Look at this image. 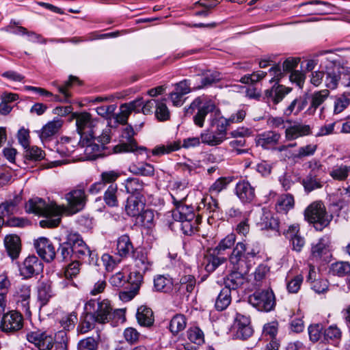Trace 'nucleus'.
<instances>
[{"mask_svg":"<svg viewBox=\"0 0 350 350\" xmlns=\"http://www.w3.org/2000/svg\"><path fill=\"white\" fill-rule=\"evenodd\" d=\"M116 250L118 256L121 258H127L130 254L135 253L133 243L126 234L122 235L118 239Z\"/></svg>","mask_w":350,"mask_h":350,"instance_id":"nucleus-25","label":"nucleus"},{"mask_svg":"<svg viewBox=\"0 0 350 350\" xmlns=\"http://www.w3.org/2000/svg\"><path fill=\"white\" fill-rule=\"evenodd\" d=\"M248 302L259 311L269 312L275 305L273 291L267 288L258 289L248 297Z\"/></svg>","mask_w":350,"mask_h":350,"instance_id":"nucleus-11","label":"nucleus"},{"mask_svg":"<svg viewBox=\"0 0 350 350\" xmlns=\"http://www.w3.org/2000/svg\"><path fill=\"white\" fill-rule=\"evenodd\" d=\"M103 200L109 206H118V185L116 184H111L108 187L105 191Z\"/></svg>","mask_w":350,"mask_h":350,"instance_id":"nucleus-40","label":"nucleus"},{"mask_svg":"<svg viewBox=\"0 0 350 350\" xmlns=\"http://www.w3.org/2000/svg\"><path fill=\"white\" fill-rule=\"evenodd\" d=\"M202 142L209 146H217L221 144L226 138L215 131L212 132L210 129H207L202 132L200 135Z\"/></svg>","mask_w":350,"mask_h":350,"instance_id":"nucleus-35","label":"nucleus"},{"mask_svg":"<svg viewBox=\"0 0 350 350\" xmlns=\"http://www.w3.org/2000/svg\"><path fill=\"white\" fill-rule=\"evenodd\" d=\"M54 293L51 286H38V299L41 306H45Z\"/></svg>","mask_w":350,"mask_h":350,"instance_id":"nucleus-44","label":"nucleus"},{"mask_svg":"<svg viewBox=\"0 0 350 350\" xmlns=\"http://www.w3.org/2000/svg\"><path fill=\"white\" fill-rule=\"evenodd\" d=\"M73 118L76 120L77 131L80 135V143H88L91 139H97L102 145L109 143L111 128L92 118L90 113L83 111L75 113Z\"/></svg>","mask_w":350,"mask_h":350,"instance_id":"nucleus-1","label":"nucleus"},{"mask_svg":"<svg viewBox=\"0 0 350 350\" xmlns=\"http://www.w3.org/2000/svg\"><path fill=\"white\" fill-rule=\"evenodd\" d=\"M234 327L237 329V336L240 339L245 340L252 335L253 330L250 326V320L248 317L237 314Z\"/></svg>","mask_w":350,"mask_h":350,"instance_id":"nucleus-18","label":"nucleus"},{"mask_svg":"<svg viewBox=\"0 0 350 350\" xmlns=\"http://www.w3.org/2000/svg\"><path fill=\"white\" fill-rule=\"evenodd\" d=\"M236 238L234 234H229L221 239L215 248L209 250V254L204 257L203 262L207 272L214 271L219 266L226 262L227 258L223 256L224 252L234 245Z\"/></svg>","mask_w":350,"mask_h":350,"instance_id":"nucleus-5","label":"nucleus"},{"mask_svg":"<svg viewBox=\"0 0 350 350\" xmlns=\"http://www.w3.org/2000/svg\"><path fill=\"white\" fill-rule=\"evenodd\" d=\"M120 174L118 170H109L103 172L100 174V181L104 186L107 184H115V181L120 177Z\"/></svg>","mask_w":350,"mask_h":350,"instance_id":"nucleus-55","label":"nucleus"},{"mask_svg":"<svg viewBox=\"0 0 350 350\" xmlns=\"http://www.w3.org/2000/svg\"><path fill=\"white\" fill-rule=\"evenodd\" d=\"M5 245L9 256L15 259L21 252V240L16 235H9L5 238Z\"/></svg>","mask_w":350,"mask_h":350,"instance_id":"nucleus-28","label":"nucleus"},{"mask_svg":"<svg viewBox=\"0 0 350 350\" xmlns=\"http://www.w3.org/2000/svg\"><path fill=\"white\" fill-rule=\"evenodd\" d=\"M59 208L56 202H46L40 198L30 199L26 204L27 212L45 217L40 221L42 228H54L59 225L61 221L58 213Z\"/></svg>","mask_w":350,"mask_h":350,"instance_id":"nucleus-2","label":"nucleus"},{"mask_svg":"<svg viewBox=\"0 0 350 350\" xmlns=\"http://www.w3.org/2000/svg\"><path fill=\"white\" fill-rule=\"evenodd\" d=\"M77 144H79V142L75 139L63 137L57 142L56 150L62 156H68L75 151Z\"/></svg>","mask_w":350,"mask_h":350,"instance_id":"nucleus-26","label":"nucleus"},{"mask_svg":"<svg viewBox=\"0 0 350 350\" xmlns=\"http://www.w3.org/2000/svg\"><path fill=\"white\" fill-rule=\"evenodd\" d=\"M230 125L228 118H225L221 113L219 108L217 109L214 114L211 115L210 126L215 127L216 133L226 138L228 126Z\"/></svg>","mask_w":350,"mask_h":350,"instance_id":"nucleus-22","label":"nucleus"},{"mask_svg":"<svg viewBox=\"0 0 350 350\" xmlns=\"http://www.w3.org/2000/svg\"><path fill=\"white\" fill-rule=\"evenodd\" d=\"M236 194L243 202H250L255 198L254 188L247 181H240L236 186Z\"/></svg>","mask_w":350,"mask_h":350,"instance_id":"nucleus-23","label":"nucleus"},{"mask_svg":"<svg viewBox=\"0 0 350 350\" xmlns=\"http://www.w3.org/2000/svg\"><path fill=\"white\" fill-rule=\"evenodd\" d=\"M325 85L327 88L334 90L339 85L340 66L334 65L333 67L327 68L325 72Z\"/></svg>","mask_w":350,"mask_h":350,"instance_id":"nucleus-30","label":"nucleus"},{"mask_svg":"<svg viewBox=\"0 0 350 350\" xmlns=\"http://www.w3.org/2000/svg\"><path fill=\"white\" fill-rule=\"evenodd\" d=\"M328 252L327 241L323 238L320 239L312 247L310 260L319 262L328 254Z\"/></svg>","mask_w":350,"mask_h":350,"instance_id":"nucleus-29","label":"nucleus"},{"mask_svg":"<svg viewBox=\"0 0 350 350\" xmlns=\"http://www.w3.org/2000/svg\"><path fill=\"white\" fill-rule=\"evenodd\" d=\"M95 139H91L88 143H80V141L79 142V145L85 148L84 152L86 158L90 160H94L98 157L103 149L102 146L94 143Z\"/></svg>","mask_w":350,"mask_h":350,"instance_id":"nucleus-31","label":"nucleus"},{"mask_svg":"<svg viewBox=\"0 0 350 350\" xmlns=\"http://www.w3.org/2000/svg\"><path fill=\"white\" fill-rule=\"evenodd\" d=\"M21 201V198L17 196L11 200L1 203L0 204V215L5 217L16 213L17 206Z\"/></svg>","mask_w":350,"mask_h":350,"instance_id":"nucleus-37","label":"nucleus"},{"mask_svg":"<svg viewBox=\"0 0 350 350\" xmlns=\"http://www.w3.org/2000/svg\"><path fill=\"white\" fill-rule=\"evenodd\" d=\"M90 254V250L83 241L81 235L75 232H70L66 241L59 245L57 250V259L67 262L73 257L83 258Z\"/></svg>","mask_w":350,"mask_h":350,"instance_id":"nucleus-3","label":"nucleus"},{"mask_svg":"<svg viewBox=\"0 0 350 350\" xmlns=\"http://www.w3.org/2000/svg\"><path fill=\"white\" fill-rule=\"evenodd\" d=\"M291 91V88H286L282 85H273L271 89L265 92V98L268 103L274 104L280 103L284 96Z\"/></svg>","mask_w":350,"mask_h":350,"instance_id":"nucleus-21","label":"nucleus"},{"mask_svg":"<svg viewBox=\"0 0 350 350\" xmlns=\"http://www.w3.org/2000/svg\"><path fill=\"white\" fill-rule=\"evenodd\" d=\"M35 247L38 254L45 261H52L56 255L55 248L50 241L44 237H40L36 241Z\"/></svg>","mask_w":350,"mask_h":350,"instance_id":"nucleus-16","label":"nucleus"},{"mask_svg":"<svg viewBox=\"0 0 350 350\" xmlns=\"http://www.w3.org/2000/svg\"><path fill=\"white\" fill-rule=\"evenodd\" d=\"M79 262L74 260L66 268L64 271V276L67 280H72L79 274Z\"/></svg>","mask_w":350,"mask_h":350,"instance_id":"nucleus-58","label":"nucleus"},{"mask_svg":"<svg viewBox=\"0 0 350 350\" xmlns=\"http://www.w3.org/2000/svg\"><path fill=\"white\" fill-rule=\"evenodd\" d=\"M25 157L29 160L40 161L44 157V152L37 146L27 147L25 150Z\"/></svg>","mask_w":350,"mask_h":350,"instance_id":"nucleus-51","label":"nucleus"},{"mask_svg":"<svg viewBox=\"0 0 350 350\" xmlns=\"http://www.w3.org/2000/svg\"><path fill=\"white\" fill-rule=\"evenodd\" d=\"M259 253L258 243L245 244L238 242L229 256V262L232 269H241L243 272L250 271L253 265L251 258H256Z\"/></svg>","mask_w":350,"mask_h":350,"instance_id":"nucleus-4","label":"nucleus"},{"mask_svg":"<svg viewBox=\"0 0 350 350\" xmlns=\"http://www.w3.org/2000/svg\"><path fill=\"white\" fill-rule=\"evenodd\" d=\"M154 221V213L149 209H144L135 218V222L144 227L150 228Z\"/></svg>","mask_w":350,"mask_h":350,"instance_id":"nucleus-43","label":"nucleus"},{"mask_svg":"<svg viewBox=\"0 0 350 350\" xmlns=\"http://www.w3.org/2000/svg\"><path fill=\"white\" fill-rule=\"evenodd\" d=\"M85 311L90 320L105 323L112 316V308L107 299H91L85 305Z\"/></svg>","mask_w":350,"mask_h":350,"instance_id":"nucleus-8","label":"nucleus"},{"mask_svg":"<svg viewBox=\"0 0 350 350\" xmlns=\"http://www.w3.org/2000/svg\"><path fill=\"white\" fill-rule=\"evenodd\" d=\"M278 323L276 321H272L265 324L263 327V334L268 336L271 339H275L278 334Z\"/></svg>","mask_w":350,"mask_h":350,"instance_id":"nucleus-60","label":"nucleus"},{"mask_svg":"<svg viewBox=\"0 0 350 350\" xmlns=\"http://www.w3.org/2000/svg\"><path fill=\"white\" fill-rule=\"evenodd\" d=\"M286 122L288 126L285 129V138L287 141L295 140L312 133V129L309 124L298 121L288 120Z\"/></svg>","mask_w":350,"mask_h":350,"instance_id":"nucleus-14","label":"nucleus"},{"mask_svg":"<svg viewBox=\"0 0 350 350\" xmlns=\"http://www.w3.org/2000/svg\"><path fill=\"white\" fill-rule=\"evenodd\" d=\"M221 79L220 73L217 71L209 72L206 73L203 77L200 79L201 84L195 85L193 89H200L212 85Z\"/></svg>","mask_w":350,"mask_h":350,"instance_id":"nucleus-42","label":"nucleus"},{"mask_svg":"<svg viewBox=\"0 0 350 350\" xmlns=\"http://www.w3.org/2000/svg\"><path fill=\"white\" fill-rule=\"evenodd\" d=\"M144 206L145 204L141 198L130 196L127 199L126 212L128 215L136 218L143 211Z\"/></svg>","mask_w":350,"mask_h":350,"instance_id":"nucleus-27","label":"nucleus"},{"mask_svg":"<svg viewBox=\"0 0 350 350\" xmlns=\"http://www.w3.org/2000/svg\"><path fill=\"white\" fill-rule=\"evenodd\" d=\"M281 138L280 133L275 131H269L258 134L255 139L257 146H260L263 149H270L277 145Z\"/></svg>","mask_w":350,"mask_h":350,"instance_id":"nucleus-19","label":"nucleus"},{"mask_svg":"<svg viewBox=\"0 0 350 350\" xmlns=\"http://www.w3.org/2000/svg\"><path fill=\"white\" fill-rule=\"evenodd\" d=\"M303 186L306 192L309 193L315 189H321L323 182L317 174H308L302 181Z\"/></svg>","mask_w":350,"mask_h":350,"instance_id":"nucleus-34","label":"nucleus"},{"mask_svg":"<svg viewBox=\"0 0 350 350\" xmlns=\"http://www.w3.org/2000/svg\"><path fill=\"white\" fill-rule=\"evenodd\" d=\"M188 339L197 345H201L204 342V334L198 327L190 328L187 331Z\"/></svg>","mask_w":350,"mask_h":350,"instance_id":"nucleus-50","label":"nucleus"},{"mask_svg":"<svg viewBox=\"0 0 350 350\" xmlns=\"http://www.w3.org/2000/svg\"><path fill=\"white\" fill-rule=\"evenodd\" d=\"M249 271L243 272L241 269H232V272L228 276V280L232 284H243L245 276Z\"/></svg>","mask_w":350,"mask_h":350,"instance_id":"nucleus-48","label":"nucleus"},{"mask_svg":"<svg viewBox=\"0 0 350 350\" xmlns=\"http://www.w3.org/2000/svg\"><path fill=\"white\" fill-rule=\"evenodd\" d=\"M133 111L128 107L125 103L122 104L120 107L119 113L115 115V118L117 122L121 124H126L128 121V118Z\"/></svg>","mask_w":350,"mask_h":350,"instance_id":"nucleus-54","label":"nucleus"},{"mask_svg":"<svg viewBox=\"0 0 350 350\" xmlns=\"http://www.w3.org/2000/svg\"><path fill=\"white\" fill-rule=\"evenodd\" d=\"M176 208L172 211V217L176 221L180 223V228L183 233L191 235L196 230L198 223L192 208L182 204V200L172 195Z\"/></svg>","mask_w":350,"mask_h":350,"instance_id":"nucleus-6","label":"nucleus"},{"mask_svg":"<svg viewBox=\"0 0 350 350\" xmlns=\"http://www.w3.org/2000/svg\"><path fill=\"white\" fill-rule=\"evenodd\" d=\"M42 269V263L35 256H30L25 258L23 265L20 267L21 275L24 278H30L35 273H38Z\"/></svg>","mask_w":350,"mask_h":350,"instance_id":"nucleus-17","label":"nucleus"},{"mask_svg":"<svg viewBox=\"0 0 350 350\" xmlns=\"http://www.w3.org/2000/svg\"><path fill=\"white\" fill-rule=\"evenodd\" d=\"M77 321V315L74 313H71L62 317L60 323L64 329L70 330L74 327Z\"/></svg>","mask_w":350,"mask_h":350,"instance_id":"nucleus-63","label":"nucleus"},{"mask_svg":"<svg viewBox=\"0 0 350 350\" xmlns=\"http://www.w3.org/2000/svg\"><path fill=\"white\" fill-rule=\"evenodd\" d=\"M329 94V92L327 90H323L314 93L312 96L311 107L317 109L325 101Z\"/></svg>","mask_w":350,"mask_h":350,"instance_id":"nucleus-52","label":"nucleus"},{"mask_svg":"<svg viewBox=\"0 0 350 350\" xmlns=\"http://www.w3.org/2000/svg\"><path fill=\"white\" fill-rule=\"evenodd\" d=\"M294 204V198L292 195L282 194L277 200L275 209L278 213L286 214L290 209L293 208Z\"/></svg>","mask_w":350,"mask_h":350,"instance_id":"nucleus-32","label":"nucleus"},{"mask_svg":"<svg viewBox=\"0 0 350 350\" xmlns=\"http://www.w3.org/2000/svg\"><path fill=\"white\" fill-rule=\"evenodd\" d=\"M64 198L67 202V205H58L59 217L63 213L68 215L75 214L83 210L86 204L88 196L83 188L77 187L72 189L65 194Z\"/></svg>","mask_w":350,"mask_h":350,"instance_id":"nucleus-7","label":"nucleus"},{"mask_svg":"<svg viewBox=\"0 0 350 350\" xmlns=\"http://www.w3.org/2000/svg\"><path fill=\"white\" fill-rule=\"evenodd\" d=\"M77 81L78 79L76 77L70 76L69 79L65 81L63 85H57L55 82L53 83V85L57 86L58 92L60 94L66 96L65 101H68V98H70V97L71 96V94L68 92V90L72 86L73 83Z\"/></svg>","mask_w":350,"mask_h":350,"instance_id":"nucleus-49","label":"nucleus"},{"mask_svg":"<svg viewBox=\"0 0 350 350\" xmlns=\"http://www.w3.org/2000/svg\"><path fill=\"white\" fill-rule=\"evenodd\" d=\"M270 216L271 212L266 208H260L255 212L256 221L262 229H269L267 222Z\"/></svg>","mask_w":350,"mask_h":350,"instance_id":"nucleus-47","label":"nucleus"},{"mask_svg":"<svg viewBox=\"0 0 350 350\" xmlns=\"http://www.w3.org/2000/svg\"><path fill=\"white\" fill-rule=\"evenodd\" d=\"M180 146L176 142L167 143L166 144H161L155 146L152 150V154L154 156H162L164 154H170L174 151L178 150Z\"/></svg>","mask_w":350,"mask_h":350,"instance_id":"nucleus-41","label":"nucleus"},{"mask_svg":"<svg viewBox=\"0 0 350 350\" xmlns=\"http://www.w3.org/2000/svg\"><path fill=\"white\" fill-rule=\"evenodd\" d=\"M304 215L317 230H322L328 226L332 219V215L326 212L325 207L321 202H312L305 210Z\"/></svg>","mask_w":350,"mask_h":350,"instance_id":"nucleus-9","label":"nucleus"},{"mask_svg":"<svg viewBox=\"0 0 350 350\" xmlns=\"http://www.w3.org/2000/svg\"><path fill=\"white\" fill-rule=\"evenodd\" d=\"M136 317L141 325L150 326L153 323L152 311L146 306H140L137 309Z\"/></svg>","mask_w":350,"mask_h":350,"instance_id":"nucleus-36","label":"nucleus"},{"mask_svg":"<svg viewBox=\"0 0 350 350\" xmlns=\"http://www.w3.org/2000/svg\"><path fill=\"white\" fill-rule=\"evenodd\" d=\"M339 84L344 87L350 86V68L340 66Z\"/></svg>","mask_w":350,"mask_h":350,"instance_id":"nucleus-62","label":"nucleus"},{"mask_svg":"<svg viewBox=\"0 0 350 350\" xmlns=\"http://www.w3.org/2000/svg\"><path fill=\"white\" fill-rule=\"evenodd\" d=\"M317 149V146L315 144H308L305 146L300 147L296 154L297 158H303L305 157L312 156L314 154Z\"/></svg>","mask_w":350,"mask_h":350,"instance_id":"nucleus-61","label":"nucleus"},{"mask_svg":"<svg viewBox=\"0 0 350 350\" xmlns=\"http://www.w3.org/2000/svg\"><path fill=\"white\" fill-rule=\"evenodd\" d=\"M124 185L126 192L131 193V196L141 198L144 196L146 185L139 178H129L124 181Z\"/></svg>","mask_w":350,"mask_h":350,"instance_id":"nucleus-24","label":"nucleus"},{"mask_svg":"<svg viewBox=\"0 0 350 350\" xmlns=\"http://www.w3.org/2000/svg\"><path fill=\"white\" fill-rule=\"evenodd\" d=\"M231 288L229 286H225L220 291L216 301L215 308L217 310H225L231 301Z\"/></svg>","mask_w":350,"mask_h":350,"instance_id":"nucleus-33","label":"nucleus"},{"mask_svg":"<svg viewBox=\"0 0 350 350\" xmlns=\"http://www.w3.org/2000/svg\"><path fill=\"white\" fill-rule=\"evenodd\" d=\"M135 132L132 126L126 127L122 133L121 143L114 147L116 153L123 152H133L136 148V142L133 139Z\"/></svg>","mask_w":350,"mask_h":350,"instance_id":"nucleus-15","label":"nucleus"},{"mask_svg":"<svg viewBox=\"0 0 350 350\" xmlns=\"http://www.w3.org/2000/svg\"><path fill=\"white\" fill-rule=\"evenodd\" d=\"M155 116L160 121H165L169 119L170 111L165 103L157 101Z\"/></svg>","mask_w":350,"mask_h":350,"instance_id":"nucleus-53","label":"nucleus"},{"mask_svg":"<svg viewBox=\"0 0 350 350\" xmlns=\"http://www.w3.org/2000/svg\"><path fill=\"white\" fill-rule=\"evenodd\" d=\"M64 120L55 117L51 121L48 122L42 129L40 137L42 142L51 140V137L55 135L62 128Z\"/></svg>","mask_w":350,"mask_h":350,"instance_id":"nucleus-20","label":"nucleus"},{"mask_svg":"<svg viewBox=\"0 0 350 350\" xmlns=\"http://www.w3.org/2000/svg\"><path fill=\"white\" fill-rule=\"evenodd\" d=\"M186 325L185 317L182 314H177L171 320L170 329L174 334H178L185 328Z\"/></svg>","mask_w":350,"mask_h":350,"instance_id":"nucleus-45","label":"nucleus"},{"mask_svg":"<svg viewBox=\"0 0 350 350\" xmlns=\"http://www.w3.org/2000/svg\"><path fill=\"white\" fill-rule=\"evenodd\" d=\"M27 339L40 350H51L55 344L53 334L50 332L40 329L27 333Z\"/></svg>","mask_w":350,"mask_h":350,"instance_id":"nucleus-12","label":"nucleus"},{"mask_svg":"<svg viewBox=\"0 0 350 350\" xmlns=\"http://www.w3.org/2000/svg\"><path fill=\"white\" fill-rule=\"evenodd\" d=\"M323 327L320 323L313 324L308 327L310 340L314 342H317L322 336Z\"/></svg>","mask_w":350,"mask_h":350,"instance_id":"nucleus-56","label":"nucleus"},{"mask_svg":"<svg viewBox=\"0 0 350 350\" xmlns=\"http://www.w3.org/2000/svg\"><path fill=\"white\" fill-rule=\"evenodd\" d=\"M350 173V166L341 164L334 166L329 172L330 176L336 180H345Z\"/></svg>","mask_w":350,"mask_h":350,"instance_id":"nucleus-38","label":"nucleus"},{"mask_svg":"<svg viewBox=\"0 0 350 350\" xmlns=\"http://www.w3.org/2000/svg\"><path fill=\"white\" fill-rule=\"evenodd\" d=\"M98 343L92 337L83 339L79 341L78 348L79 350H97Z\"/></svg>","mask_w":350,"mask_h":350,"instance_id":"nucleus-57","label":"nucleus"},{"mask_svg":"<svg viewBox=\"0 0 350 350\" xmlns=\"http://www.w3.org/2000/svg\"><path fill=\"white\" fill-rule=\"evenodd\" d=\"M23 326V316L15 310L5 314L1 321L0 328L5 333H13L20 330Z\"/></svg>","mask_w":350,"mask_h":350,"instance_id":"nucleus-13","label":"nucleus"},{"mask_svg":"<svg viewBox=\"0 0 350 350\" xmlns=\"http://www.w3.org/2000/svg\"><path fill=\"white\" fill-rule=\"evenodd\" d=\"M197 109L196 113L193 117L196 126L202 128L204 125V120L208 113L214 114L217 109L215 102L205 96L196 98L190 105L187 113L191 109Z\"/></svg>","mask_w":350,"mask_h":350,"instance_id":"nucleus-10","label":"nucleus"},{"mask_svg":"<svg viewBox=\"0 0 350 350\" xmlns=\"http://www.w3.org/2000/svg\"><path fill=\"white\" fill-rule=\"evenodd\" d=\"M331 271L334 275L342 277L350 273V263L346 261H339L333 263Z\"/></svg>","mask_w":350,"mask_h":350,"instance_id":"nucleus-46","label":"nucleus"},{"mask_svg":"<svg viewBox=\"0 0 350 350\" xmlns=\"http://www.w3.org/2000/svg\"><path fill=\"white\" fill-rule=\"evenodd\" d=\"M130 171L137 175L151 176L154 175V168L153 165L147 163H138L130 167Z\"/></svg>","mask_w":350,"mask_h":350,"instance_id":"nucleus-39","label":"nucleus"},{"mask_svg":"<svg viewBox=\"0 0 350 350\" xmlns=\"http://www.w3.org/2000/svg\"><path fill=\"white\" fill-rule=\"evenodd\" d=\"M350 104V100L345 96H341L337 98L334 102V113H339L346 109Z\"/></svg>","mask_w":350,"mask_h":350,"instance_id":"nucleus-64","label":"nucleus"},{"mask_svg":"<svg viewBox=\"0 0 350 350\" xmlns=\"http://www.w3.org/2000/svg\"><path fill=\"white\" fill-rule=\"evenodd\" d=\"M102 261L107 271H112L115 267L121 262V259L116 260L108 254L102 256Z\"/></svg>","mask_w":350,"mask_h":350,"instance_id":"nucleus-59","label":"nucleus"}]
</instances>
